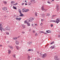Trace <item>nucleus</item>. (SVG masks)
<instances>
[{
	"label": "nucleus",
	"mask_w": 60,
	"mask_h": 60,
	"mask_svg": "<svg viewBox=\"0 0 60 60\" xmlns=\"http://www.w3.org/2000/svg\"><path fill=\"white\" fill-rule=\"evenodd\" d=\"M34 18L30 17L28 19V21L29 22H32L33 20H34Z\"/></svg>",
	"instance_id": "1"
},
{
	"label": "nucleus",
	"mask_w": 60,
	"mask_h": 60,
	"mask_svg": "<svg viewBox=\"0 0 60 60\" xmlns=\"http://www.w3.org/2000/svg\"><path fill=\"white\" fill-rule=\"evenodd\" d=\"M60 21V19L59 18H57L56 20H52V22H55V23H57V24H58V23H59Z\"/></svg>",
	"instance_id": "2"
},
{
	"label": "nucleus",
	"mask_w": 60,
	"mask_h": 60,
	"mask_svg": "<svg viewBox=\"0 0 60 60\" xmlns=\"http://www.w3.org/2000/svg\"><path fill=\"white\" fill-rule=\"evenodd\" d=\"M0 30L1 31V32H3V31H4V30L3 28V26L1 24H0Z\"/></svg>",
	"instance_id": "3"
},
{
	"label": "nucleus",
	"mask_w": 60,
	"mask_h": 60,
	"mask_svg": "<svg viewBox=\"0 0 60 60\" xmlns=\"http://www.w3.org/2000/svg\"><path fill=\"white\" fill-rule=\"evenodd\" d=\"M19 16H17L16 18H15V19L16 20H18V21H20L21 20V18H19Z\"/></svg>",
	"instance_id": "4"
},
{
	"label": "nucleus",
	"mask_w": 60,
	"mask_h": 60,
	"mask_svg": "<svg viewBox=\"0 0 60 60\" xmlns=\"http://www.w3.org/2000/svg\"><path fill=\"white\" fill-rule=\"evenodd\" d=\"M5 29L7 30V31H9L10 30V29H11V28L9 26H7V27L5 28Z\"/></svg>",
	"instance_id": "5"
},
{
	"label": "nucleus",
	"mask_w": 60,
	"mask_h": 60,
	"mask_svg": "<svg viewBox=\"0 0 60 60\" xmlns=\"http://www.w3.org/2000/svg\"><path fill=\"white\" fill-rule=\"evenodd\" d=\"M47 56V54L45 53L43 55L42 57L43 58H45Z\"/></svg>",
	"instance_id": "6"
},
{
	"label": "nucleus",
	"mask_w": 60,
	"mask_h": 60,
	"mask_svg": "<svg viewBox=\"0 0 60 60\" xmlns=\"http://www.w3.org/2000/svg\"><path fill=\"white\" fill-rule=\"evenodd\" d=\"M35 0H31L30 1L32 3H35Z\"/></svg>",
	"instance_id": "7"
},
{
	"label": "nucleus",
	"mask_w": 60,
	"mask_h": 60,
	"mask_svg": "<svg viewBox=\"0 0 60 60\" xmlns=\"http://www.w3.org/2000/svg\"><path fill=\"white\" fill-rule=\"evenodd\" d=\"M2 9L4 11H6L7 10V8L6 7H3V8Z\"/></svg>",
	"instance_id": "8"
},
{
	"label": "nucleus",
	"mask_w": 60,
	"mask_h": 60,
	"mask_svg": "<svg viewBox=\"0 0 60 60\" xmlns=\"http://www.w3.org/2000/svg\"><path fill=\"white\" fill-rule=\"evenodd\" d=\"M26 11V9L25 8H23V9L22 10V11L23 12H25Z\"/></svg>",
	"instance_id": "9"
},
{
	"label": "nucleus",
	"mask_w": 60,
	"mask_h": 60,
	"mask_svg": "<svg viewBox=\"0 0 60 60\" xmlns=\"http://www.w3.org/2000/svg\"><path fill=\"white\" fill-rule=\"evenodd\" d=\"M32 43H33V41H29L27 43L29 45V44H32Z\"/></svg>",
	"instance_id": "10"
},
{
	"label": "nucleus",
	"mask_w": 60,
	"mask_h": 60,
	"mask_svg": "<svg viewBox=\"0 0 60 60\" xmlns=\"http://www.w3.org/2000/svg\"><path fill=\"white\" fill-rule=\"evenodd\" d=\"M16 45H19V42L18 41H16Z\"/></svg>",
	"instance_id": "11"
},
{
	"label": "nucleus",
	"mask_w": 60,
	"mask_h": 60,
	"mask_svg": "<svg viewBox=\"0 0 60 60\" xmlns=\"http://www.w3.org/2000/svg\"><path fill=\"white\" fill-rule=\"evenodd\" d=\"M41 16L43 17V18H44V17H45V15H44V14H42L41 15Z\"/></svg>",
	"instance_id": "12"
},
{
	"label": "nucleus",
	"mask_w": 60,
	"mask_h": 60,
	"mask_svg": "<svg viewBox=\"0 0 60 60\" xmlns=\"http://www.w3.org/2000/svg\"><path fill=\"white\" fill-rule=\"evenodd\" d=\"M15 47L17 50H19V46L16 45Z\"/></svg>",
	"instance_id": "13"
},
{
	"label": "nucleus",
	"mask_w": 60,
	"mask_h": 60,
	"mask_svg": "<svg viewBox=\"0 0 60 60\" xmlns=\"http://www.w3.org/2000/svg\"><path fill=\"white\" fill-rule=\"evenodd\" d=\"M50 48H51V49H55V46H51Z\"/></svg>",
	"instance_id": "14"
},
{
	"label": "nucleus",
	"mask_w": 60,
	"mask_h": 60,
	"mask_svg": "<svg viewBox=\"0 0 60 60\" xmlns=\"http://www.w3.org/2000/svg\"><path fill=\"white\" fill-rule=\"evenodd\" d=\"M27 26H30V23L29 22L27 23Z\"/></svg>",
	"instance_id": "15"
},
{
	"label": "nucleus",
	"mask_w": 60,
	"mask_h": 60,
	"mask_svg": "<svg viewBox=\"0 0 60 60\" xmlns=\"http://www.w3.org/2000/svg\"><path fill=\"white\" fill-rule=\"evenodd\" d=\"M41 10H42V11H44V8L43 7V6H42L41 7Z\"/></svg>",
	"instance_id": "16"
},
{
	"label": "nucleus",
	"mask_w": 60,
	"mask_h": 60,
	"mask_svg": "<svg viewBox=\"0 0 60 60\" xmlns=\"http://www.w3.org/2000/svg\"><path fill=\"white\" fill-rule=\"evenodd\" d=\"M9 48L10 49H13V47L12 46H9Z\"/></svg>",
	"instance_id": "17"
},
{
	"label": "nucleus",
	"mask_w": 60,
	"mask_h": 60,
	"mask_svg": "<svg viewBox=\"0 0 60 60\" xmlns=\"http://www.w3.org/2000/svg\"><path fill=\"white\" fill-rule=\"evenodd\" d=\"M3 3L4 4H7V2L4 1H3Z\"/></svg>",
	"instance_id": "18"
},
{
	"label": "nucleus",
	"mask_w": 60,
	"mask_h": 60,
	"mask_svg": "<svg viewBox=\"0 0 60 60\" xmlns=\"http://www.w3.org/2000/svg\"><path fill=\"white\" fill-rule=\"evenodd\" d=\"M28 5H30H30H31L32 4V3L30 2H28Z\"/></svg>",
	"instance_id": "19"
},
{
	"label": "nucleus",
	"mask_w": 60,
	"mask_h": 60,
	"mask_svg": "<svg viewBox=\"0 0 60 60\" xmlns=\"http://www.w3.org/2000/svg\"><path fill=\"white\" fill-rule=\"evenodd\" d=\"M8 54H10L11 53V51L10 50H8Z\"/></svg>",
	"instance_id": "20"
},
{
	"label": "nucleus",
	"mask_w": 60,
	"mask_h": 60,
	"mask_svg": "<svg viewBox=\"0 0 60 60\" xmlns=\"http://www.w3.org/2000/svg\"><path fill=\"white\" fill-rule=\"evenodd\" d=\"M30 58L31 57H30L29 56H28V60H29Z\"/></svg>",
	"instance_id": "21"
},
{
	"label": "nucleus",
	"mask_w": 60,
	"mask_h": 60,
	"mask_svg": "<svg viewBox=\"0 0 60 60\" xmlns=\"http://www.w3.org/2000/svg\"><path fill=\"white\" fill-rule=\"evenodd\" d=\"M46 15L47 16H49L50 15V14H49V13H47Z\"/></svg>",
	"instance_id": "22"
},
{
	"label": "nucleus",
	"mask_w": 60,
	"mask_h": 60,
	"mask_svg": "<svg viewBox=\"0 0 60 60\" xmlns=\"http://www.w3.org/2000/svg\"><path fill=\"white\" fill-rule=\"evenodd\" d=\"M47 3H48V4H51V3L49 1H47Z\"/></svg>",
	"instance_id": "23"
},
{
	"label": "nucleus",
	"mask_w": 60,
	"mask_h": 60,
	"mask_svg": "<svg viewBox=\"0 0 60 60\" xmlns=\"http://www.w3.org/2000/svg\"><path fill=\"white\" fill-rule=\"evenodd\" d=\"M19 12H20V14H21L22 13H21V10H20V9H19Z\"/></svg>",
	"instance_id": "24"
},
{
	"label": "nucleus",
	"mask_w": 60,
	"mask_h": 60,
	"mask_svg": "<svg viewBox=\"0 0 60 60\" xmlns=\"http://www.w3.org/2000/svg\"><path fill=\"white\" fill-rule=\"evenodd\" d=\"M35 16H37V13L35 12Z\"/></svg>",
	"instance_id": "25"
},
{
	"label": "nucleus",
	"mask_w": 60,
	"mask_h": 60,
	"mask_svg": "<svg viewBox=\"0 0 60 60\" xmlns=\"http://www.w3.org/2000/svg\"><path fill=\"white\" fill-rule=\"evenodd\" d=\"M58 7H59V6L58 5H57L56 6V8H58Z\"/></svg>",
	"instance_id": "26"
},
{
	"label": "nucleus",
	"mask_w": 60,
	"mask_h": 60,
	"mask_svg": "<svg viewBox=\"0 0 60 60\" xmlns=\"http://www.w3.org/2000/svg\"><path fill=\"white\" fill-rule=\"evenodd\" d=\"M13 57H14V58H16V55H13Z\"/></svg>",
	"instance_id": "27"
},
{
	"label": "nucleus",
	"mask_w": 60,
	"mask_h": 60,
	"mask_svg": "<svg viewBox=\"0 0 60 60\" xmlns=\"http://www.w3.org/2000/svg\"><path fill=\"white\" fill-rule=\"evenodd\" d=\"M20 16H21V17H23V15L22 14H21L20 15Z\"/></svg>",
	"instance_id": "28"
},
{
	"label": "nucleus",
	"mask_w": 60,
	"mask_h": 60,
	"mask_svg": "<svg viewBox=\"0 0 60 60\" xmlns=\"http://www.w3.org/2000/svg\"><path fill=\"white\" fill-rule=\"evenodd\" d=\"M59 10V8H56L57 11H58Z\"/></svg>",
	"instance_id": "29"
},
{
	"label": "nucleus",
	"mask_w": 60,
	"mask_h": 60,
	"mask_svg": "<svg viewBox=\"0 0 60 60\" xmlns=\"http://www.w3.org/2000/svg\"><path fill=\"white\" fill-rule=\"evenodd\" d=\"M6 34H8V35H9V33H8V32H6Z\"/></svg>",
	"instance_id": "30"
},
{
	"label": "nucleus",
	"mask_w": 60,
	"mask_h": 60,
	"mask_svg": "<svg viewBox=\"0 0 60 60\" xmlns=\"http://www.w3.org/2000/svg\"><path fill=\"white\" fill-rule=\"evenodd\" d=\"M29 11V9H26V11H25V12H27L28 11Z\"/></svg>",
	"instance_id": "31"
},
{
	"label": "nucleus",
	"mask_w": 60,
	"mask_h": 60,
	"mask_svg": "<svg viewBox=\"0 0 60 60\" xmlns=\"http://www.w3.org/2000/svg\"><path fill=\"white\" fill-rule=\"evenodd\" d=\"M54 41H53L52 42L50 43V44H53L54 43Z\"/></svg>",
	"instance_id": "32"
},
{
	"label": "nucleus",
	"mask_w": 60,
	"mask_h": 60,
	"mask_svg": "<svg viewBox=\"0 0 60 60\" xmlns=\"http://www.w3.org/2000/svg\"><path fill=\"white\" fill-rule=\"evenodd\" d=\"M22 27H23V28H25V26H23V25H22Z\"/></svg>",
	"instance_id": "33"
},
{
	"label": "nucleus",
	"mask_w": 60,
	"mask_h": 60,
	"mask_svg": "<svg viewBox=\"0 0 60 60\" xmlns=\"http://www.w3.org/2000/svg\"><path fill=\"white\" fill-rule=\"evenodd\" d=\"M13 8H14L15 9V10L17 9V8H16V7H15L14 6L13 7Z\"/></svg>",
	"instance_id": "34"
},
{
	"label": "nucleus",
	"mask_w": 60,
	"mask_h": 60,
	"mask_svg": "<svg viewBox=\"0 0 60 60\" xmlns=\"http://www.w3.org/2000/svg\"><path fill=\"white\" fill-rule=\"evenodd\" d=\"M31 30L32 29H30L29 30V32H30L31 31Z\"/></svg>",
	"instance_id": "35"
},
{
	"label": "nucleus",
	"mask_w": 60,
	"mask_h": 60,
	"mask_svg": "<svg viewBox=\"0 0 60 60\" xmlns=\"http://www.w3.org/2000/svg\"><path fill=\"white\" fill-rule=\"evenodd\" d=\"M27 51H31V49H29L27 50Z\"/></svg>",
	"instance_id": "36"
},
{
	"label": "nucleus",
	"mask_w": 60,
	"mask_h": 60,
	"mask_svg": "<svg viewBox=\"0 0 60 60\" xmlns=\"http://www.w3.org/2000/svg\"><path fill=\"white\" fill-rule=\"evenodd\" d=\"M34 24H33V23L31 24V26H32L33 27H34Z\"/></svg>",
	"instance_id": "37"
},
{
	"label": "nucleus",
	"mask_w": 60,
	"mask_h": 60,
	"mask_svg": "<svg viewBox=\"0 0 60 60\" xmlns=\"http://www.w3.org/2000/svg\"><path fill=\"white\" fill-rule=\"evenodd\" d=\"M41 21H42H42H44V19H41Z\"/></svg>",
	"instance_id": "38"
},
{
	"label": "nucleus",
	"mask_w": 60,
	"mask_h": 60,
	"mask_svg": "<svg viewBox=\"0 0 60 60\" xmlns=\"http://www.w3.org/2000/svg\"><path fill=\"white\" fill-rule=\"evenodd\" d=\"M18 3H16L15 4H14V5H17L18 4Z\"/></svg>",
	"instance_id": "39"
},
{
	"label": "nucleus",
	"mask_w": 60,
	"mask_h": 60,
	"mask_svg": "<svg viewBox=\"0 0 60 60\" xmlns=\"http://www.w3.org/2000/svg\"><path fill=\"white\" fill-rule=\"evenodd\" d=\"M22 33L24 34L25 33V32H22Z\"/></svg>",
	"instance_id": "40"
},
{
	"label": "nucleus",
	"mask_w": 60,
	"mask_h": 60,
	"mask_svg": "<svg viewBox=\"0 0 60 60\" xmlns=\"http://www.w3.org/2000/svg\"><path fill=\"white\" fill-rule=\"evenodd\" d=\"M42 25V23H41L40 24V25L41 26Z\"/></svg>",
	"instance_id": "41"
},
{
	"label": "nucleus",
	"mask_w": 60,
	"mask_h": 60,
	"mask_svg": "<svg viewBox=\"0 0 60 60\" xmlns=\"http://www.w3.org/2000/svg\"><path fill=\"white\" fill-rule=\"evenodd\" d=\"M34 25L35 26H38L37 24H36L35 23V24Z\"/></svg>",
	"instance_id": "42"
},
{
	"label": "nucleus",
	"mask_w": 60,
	"mask_h": 60,
	"mask_svg": "<svg viewBox=\"0 0 60 60\" xmlns=\"http://www.w3.org/2000/svg\"><path fill=\"white\" fill-rule=\"evenodd\" d=\"M46 32L47 33H49V31L48 30H46Z\"/></svg>",
	"instance_id": "43"
},
{
	"label": "nucleus",
	"mask_w": 60,
	"mask_h": 60,
	"mask_svg": "<svg viewBox=\"0 0 60 60\" xmlns=\"http://www.w3.org/2000/svg\"><path fill=\"white\" fill-rule=\"evenodd\" d=\"M11 3H12V4H13V3H14V2L13 1H12L11 2Z\"/></svg>",
	"instance_id": "44"
},
{
	"label": "nucleus",
	"mask_w": 60,
	"mask_h": 60,
	"mask_svg": "<svg viewBox=\"0 0 60 60\" xmlns=\"http://www.w3.org/2000/svg\"><path fill=\"white\" fill-rule=\"evenodd\" d=\"M40 33H44V32L43 31H41Z\"/></svg>",
	"instance_id": "45"
},
{
	"label": "nucleus",
	"mask_w": 60,
	"mask_h": 60,
	"mask_svg": "<svg viewBox=\"0 0 60 60\" xmlns=\"http://www.w3.org/2000/svg\"><path fill=\"white\" fill-rule=\"evenodd\" d=\"M15 38H13V39L14 40H16V39H15Z\"/></svg>",
	"instance_id": "46"
},
{
	"label": "nucleus",
	"mask_w": 60,
	"mask_h": 60,
	"mask_svg": "<svg viewBox=\"0 0 60 60\" xmlns=\"http://www.w3.org/2000/svg\"><path fill=\"white\" fill-rule=\"evenodd\" d=\"M24 4H25L24 3H22V5H24Z\"/></svg>",
	"instance_id": "47"
},
{
	"label": "nucleus",
	"mask_w": 60,
	"mask_h": 60,
	"mask_svg": "<svg viewBox=\"0 0 60 60\" xmlns=\"http://www.w3.org/2000/svg\"><path fill=\"white\" fill-rule=\"evenodd\" d=\"M53 26V24H52L51 25V27H52Z\"/></svg>",
	"instance_id": "48"
},
{
	"label": "nucleus",
	"mask_w": 60,
	"mask_h": 60,
	"mask_svg": "<svg viewBox=\"0 0 60 60\" xmlns=\"http://www.w3.org/2000/svg\"><path fill=\"white\" fill-rule=\"evenodd\" d=\"M35 31H34V30H33V33H35Z\"/></svg>",
	"instance_id": "49"
},
{
	"label": "nucleus",
	"mask_w": 60,
	"mask_h": 60,
	"mask_svg": "<svg viewBox=\"0 0 60 60\" xmlns=\"http://www.w3.org/2000/svg\"><path fill=\"white\" fill-rule=\"evenodd\" d=\"M48 31L49 32V33H51L50 31L49 30H48Z\"/></svg>",
	"instance_id": "50"
},
{
	"label": "nucleus",
	"mask_w": 60,
	"mask_h": 60,
	"mask_svg": "<svg viewBox=\"0 0 60 60\" xmlns=\"http://www.w3.org/2000/svg\"><path fill=\"white\" fill-rule=\"evenodd\" d=\"M31 51H34V50H33V49H30Z\"/></svg>",
	"instance_id": "51"
},
{
	"label": "nucleus",
	"mask_w": 60,
	"mask_h": 60,
	"mask_svg": "<svg viewBox=\"0 0 60 60\" xmlns=\"http://www.w3.org/2000/svg\"><path fill=\"white\" fill-rule=\"evenodd\" d=\"M26 23V21H25L24 22V23Z\"/></svg>",
	"instance_id": "52"
},
{
	"label": "nucleus",
	"mask_w": 60,
	"mask_h": 60,
	"mask_svg": "<svg viewBox=\"0 0 60 60\" xmlns=\"http://www.w3.org/2000/svg\"><path fill=\"white\" fill-rule=\"evenodd\" d=\"M35 36H37V34H35Z\"/></svg>",
	"instance_id": "53"
},
{
	"label": "nucleus",
	"mask_w": 60,
	"mask_h": 60,
	"mask_svg": "<svg viewBox=\"0 0 60 60\" xmlns=\"http://www.w3.org/2000/svg\"><path fill=\"white\" fill-rule=\"evenodd\" d=\"M37 60H40V58H38V59Z\"/></svg>",
	"instance_id": "54"
},
{
	"label": "nucleus",
	"mask_w": 60,
	"mask_h": 60,
	"mask_svg": "<svg viewBox=\"0 0 60 60\" xmlns=\"http://www.w3.org/2000/svg\"><path fill=\"white\" fill-rule=\"evenodd\" d=\"M50 22H53V20H51L50 21Z\"/></svg>",
	"instance_id": "55"
},
{
	"label": "nucleus",
	"mask_w": 60,
	"mask_h": 60,
	"mask_svg": "<svg viewBox=\"0 0 60 60\" xmlns=\"http://www.w3.org/2000/svg\"><path fill=\"white\" fill-rule=\"evenodd\" d=\"M44 34H47V33H44Z\"/></svg>",
	"instance_id": "56"
},
{
	"label": "nucleus",
	"mask_w": 60,
	"mask_h": 60,
	"mask_svg": "<svg viewBox=\"0 0 60 60\" xmlns=\"http://www.w3.org/2000/svg\"><path fill=\"white\" fill-rule=\"evenodd\" d=\"M27 3H25V5H27Z\"/></svg>",
	"instance_id": "57"
},
{
	"label": "nucleus",
	"mask_w": 60,
	"mask_h": 60,
	"mask_svg": "<svg viewBox=\"0 0 60 60\" xmlns=\"http://www.w3.org/2000/svg\"><path fill=\"white\" fill-rule=\"evenodd\" d=\"M44 10L45 11H47V9H44Z\"/></svg>",
	"instance_id": "58"
},
{
	"label": "nucleus",
	"mask_w": 60,
	"mask_h": 60,
	"mask_svg": "<svg viewBox=\"0 0 60 60\" xmlns=\"http://www.w3.org/2000/svg\"><path fill=\"white\" fill-rule=\"evenodd\" d=\"M55 15H52V17H54V16Z\"/></svg>",
	"instance_id": "59"
},
{
	"label": "nucleus",
	"mask_w": 60,
	"mask_h": 60,
	"mask_svg": "<svg viewBox=\"0 0 60 60\" xmlns=\"http://www.w3.org/2000/svg\"><path fill=\"white\" fill-rule=\"evenodd\" d=\"M37 53L38 54H39V52L38 51V52Z\"/></svg>",
	"instance_id": "60"
},
{
	"label": "nucleus",
	"mask_w": 60,
	"mask_h": 60,
	"mask_svg": "<svg viewBox=\"0 0 60 60\" xmlns=\"http://www.w3.org/2000/svg\"><path fill=\"white\" fill-rule=\"evenodd\" d=\"M0 47H2V45H0Z\"/></svg>",
	"instance_id": "61"
},
{
	"label": "nucleus",
	"mask_w": 60,
	"mask_h": 60,
	"mask_svg": "<svg viewBox=\"0 0 60 60\" xmlns=\"http://www.w3.org/2000/svg\"><path fill=\"white\" fill-rule=\"evenodd\" d=\"M43 1H45V0H42Z\"/></svg>",
	"instance_id": "62"
},
{
	"label": "nucleus",
	"mask_w": 60,
	"mask_h": 60,
	"mask_svg": "<svg viewBox=\"0 0 60 60\" xmlns=\"http://www.w3.org/2000/svg\"><path fill=\"white\" fill-rule=\"evenodd\" d=\"M15 40H16V39H17V38H15Z\"/></svg>",
	"instance_id": "63"
},
{
	"label": "nucleus",
	"mask_w": 60,
	"mask_h": 60,
	"mask_svg": "<svg viewBox=\"0 0 60 60\" xmlns=\"http://www.w3.org/2000/svg\"><path fill=\"white\" fill-rule=\"evenodd\" d=\"M2 59H1V58H0V60H1Z\"/></svg>",
	"instance_id": "64"
}]
</instances>
